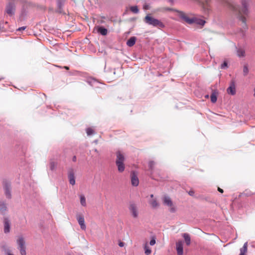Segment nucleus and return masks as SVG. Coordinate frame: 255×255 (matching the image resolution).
<instances>
[{"mask_svg":"<svg viewBox=\"0 0 255 255\" xmlns=\"http://www.w3.org/2000/svg\"><path fill=\"white\" fill-rule=\"evenodd\" d=\"M218 2L226 6L229 9L238 14V18L242 22V28L246 30L248 27L246 23V17L242 14L247 15L248 13V6L251 0H241L242 9L241 10L239 5L234 2L229 1L228 0H217Z\"/></svg>","mask_w":255,"mask_h":255,"instance_id":"obj_1","label":"nucleus"},{"mask_svg":"<svg viewBox=\"0 0 255 255\" xmlns=\"http://www.w3.org/2000/svg\"><path fill=\"white\" fill-rule=\"evenodd\" d=\"M144 21L145 23L149 25L158 27V28H163L165 26L164 24L161 21L154 18L149 14L147 15L144 17Z\"/></svg>","mask_w":255,"mask_h":255,"instance_id":"obj_2","label":"nucleus"},{"mask_svg":"<svg viewBox=\"0 0 255 255\" xmlns=\"http://www.w3.org/2000/svg\"><path fill=\"white\" fill-rule=\"evenodd\" d=\"M16 243L21 255H26L25 242L24 238L21 236L18 237L16 240Z\"/></svg>","mask_w":255,"mask_h":255,"instance_id":"obj_3","label":"nucleus"},{"mask_svg":"<svg viewBox=\"0 0 255 255\" xmlns=\"http://www.w3.org/2000/svg\"><path fill=\"white\" fill-rule=\"evenodd\" d=\"M177 15L183 20L184 22L188 24H192L194 23L193 17H191L188 14H187L183 11L176 10Z\"/></svg>","mask_w":255,"mask_h":255,"instance_id":"obj_4","label":"nucleus"},{"mask_svg":"<svg viewBox=\"0 0 255 255\" xmlns=\"http://www.w3.org/2000/svg\"><path fill=\"white\" fill-rule=\"evenodd\" d=\"M199 3L202 7V9L205 13H209L211 10L210 2L209 0H205L202 2L199 1Z\"/></svg>","mask_w":255,"mask_h":255,"instance_id":"obj_5","label":"nucleus"},{"mask_svg":"<svg viewBox=\"0 0 255 255\" xmlns=\"http://www.w3.org/2000/svg\"><path fill=\"white\" fill-rule=\"evenodd\" d=\"M176 250L177 255H183V242L179 240L176 243Z\"/></svg>","mask_w":255,"mask_h":255,"instance_id":"obj_6","label":"nucleus"},{"mask_svg":"<svg viewBox=\"0 0 255 255\" xmlns=\"http://www.w3.org/2000/svg\"><path fill=\"white\" fill-rule=\"evenodd\" d=\"M131 183L132 186H137L139 184V180L137 173L132 171L130 173Z\"/></svg>","mask_w":255,"mask_h":255,"instance_id":"obj_7","label":"nucleus"},{"mask_svg":"<svg viewBox=\"0 0 255 255\" xmlns=\"http://www.w3.org/2000/svg\"><path fill=\"white\" fill-rule=\"evenodd\" d=\"M129 210L134 218H137L138 216V209L136 205L134 204H130Z\"/></svg>","mask_w":255,"mask_h":255,"instance_id":"obj_8","label":"nucleus"},{"mask_svg":"<svg viewBox=\"0 0 255 255\" xmlns=\"http://www.w3.org/2000/svg\"><path fill=\"white\" fill-rule=\"evenodd\" d=\"M163 202L164 204L170 208V210L171 212H174L175 211V209L173 207L172 202L169 197H164L163 198Z\"/></svg>","mask_w":255,"mask_h":255,"instance_id":"obj_9","label":"nucleus"},{"mask_svg":"<svg viewBox=\"0 0 255 255\" xmlns=\"http://www.w3.org/2000/svg\"><path fill=\"white\" fill-rule=\"evenodd\" d=\"M15 7L13 4L9 3L6 7V12L9 16H12L14 14Z\"/></svg>","mask_w":255,"mask_h":255,"instance_id":"obj_10","label":"nucleus"},{"mask_svg":"<svg viewBox=\"0 0 255 255\" xmlns=\"http://www.w3.org/2000/svg\"><path fill=\"white\" fill-rule=\"evenodd\" d=\"M77 219L79 224L80 226L81 229H82L83 230H85L86 227L85 224V220L84 217L82 215H79L77 216Z\"/></svg>","mask_w":255,"mask_h":255,"instance_id":"obj_11","label":"nucleus"},{"mask_svg":"<svg viewBox=\"0 0 255 255\" xmlns=\"http://www.w3.org/2000/svg\"><path fill=\"white\" fill-rule=\"evenodd\" d=\"M94 30H96L98 33L104 36L106 35L108 33V30L102 26H95Z\"/></svg>","mask_w":255,"mask_h":255,"instance_id":"obj_12","label":"nucleus"},{"mask_svg":"<svg viewBox=\"0 0 255 255\" xmlns=\"http://www.w3.org/2000/svg\"><path fill=\"white\" fill-rule=\"evenodd\" d=\"M4 232L8 233L10 231V223L9 220L7 218H4Z\"/></svg>","mask_w":255,"mask_h":255,"instance_id":"obj_13","label":"nucleus"},{"mask_svg":"<svg viewBox=\"0 0 255 255\" xmlns=\"http://www.w3.org/2000/svg\"><path fill=\"white\" fill-rule=\"evenodd\" d=\"M227 92L232 95H234L236 94V87L234 82H232L230 87L227 89Z\"/></svg>","mask_w":255,"mask_h":255,"instance_id":"obj_14","label":"nucleus"},{"mask_svg":"<svg viewBox=\"0 0 255 255\" xmlns=\"http://www.w3.org/2000/svg\"><path fill=\"white\" fill-rule=\"evenodd\" d=\"M125 160L124 156L120 151L117 152V159L116 161V164L120 163H124Z\"/></svg>","mask_w":255,"mask_h":255,"instance_id":"obj_15","label":"nucleus"},{"mask_svg":"<svg viewBox=\"0 0 255 255\" xmlns=\"http://www.w3.org/2000/svg\"><path fill=\"white\" fill-rule=\"evenodd\" d=\"M5 193L6 197L8 198H10V185L8 182H5L4 185Z\"/></svg>","mask_w":255,"mask_h":255,"instance_id":"obj_16","label":"nucleus"},{"mask_svg":"<svg viewBox=\"0 0 255 255\" xmlns=\"http://www.w3.org/2000/svg\"><path fill=\"white\" fill-rule=\"evenodd\" d=\"M68 178L70 184L74 185L75 184V176L73 171H70L68 173Z\"/></svg>","mask_w":255,"mask_h":255,"instance_id":"obj_17","label":"nucleus"},{"mask_svg":"<svg viewBox=\"0 0 255 255\" xmlns=\"http://www.w3.org/2000/svg\"><path fill=\"white\" fill-rule=\"evenodd\" d=\"M182 237L184 239L186 245L189 246L191 244V238L190 235L187 233H184L182 234Z\"/></svg>","mask_w":255,"mask_h":255,"instance_id":"obj_18","label":"nucleus"},{"mask_svg":"<svg viewBox=\"0 0 255 255\" xmlns=\"http://www.w3.org/2000/svg\"><path fill=\"white\" fill-rule=\"evenodd\" d=\"M135 37H131L127 42V44L129 47H131L134 45L136 41Z\"/></svg>","mask_w":255,"mask_h":255,"instance_id":"obj_19","label":"nucleus"},{"mask_svg":"<svg viewBox=\"0 0 255 255\" xmlns=\"http://www.w3.org/2000/svg\"><path fill=\"white\" fill-rule=\"evenodd\" d=\"M248 251V243H245L243 248L240 249V254L239 255H245Z\"/></svg>","mask_w":255,"mask_h":255,"instance_id":"obj_20","label":"nucleus"},{"mask_svg":"<svg viewBox=\"0 0 255 255\" xmlns=\"http://www.w3.org/2000/svg\"><path fill=\"white\" fill-rule=\"evenodd\" d=\"M193 21H194L193 23H196V24H197L201 25V26H203L206 22L204 20L201 19H198L194 17H193Z\"/></svg>","mask_w":255,"mask_h":255,"instance_id":"obj_21","label":"nucleus"},{"mask_svg":"<svg viewBox=\"0 0 255 255\" xmlns=\"http://www.w3.org/2000/svg\"><path fill=\"white\" fill-rule=\"evenodd\" d=\"M143 249L144 251V253L146 255H148L151 253V250L149 247L148 244L146 243L143 246Z\"/></svg>","mask_w":255,"mask_h":255,"instance_id":"obj_22","label":"nucleus"},{"mask_svg":"<svg viewBox=\"0 0 255 255\" xmlns=\"http://www.w3.org/2000/svg\"><path fill=\"white\" fill-rule=\"evenodd\" d=\"M79 197H80V203H81V205L83 207H86L87 205V204H86V198H85V196L83 194H81L79 196Z\"/></svg>","mask_w":255,"mask_h":255,"instance_id":"obj_23","label":"nucleus"},{"mask_svg":"<svg viewBox=\"0 0 255 255\" xmlns=\"http://www.w3.org/2000/svg\"><path fill=\"white\" fill-rule=\"evenodd\" d=\"M237 55L239 57H243L245 56V50L241 48L238 49Z\"/></svg>","mask_w":255,"mask_h":255,"instance_id":"obj_24","label":"nucleus"},{"mask_svg":"<svg viewBox=\"0 0 255 255\" xmlns=\"http://www.w3.org/2000/svg\"><path fill=\"white\" fill-rule=\"evenodd\" d=\"M116 165L117 166L118 171L120 172H123L125 170V166L124 163L116 164Z\"/></svg>","mask_w":255,"mask_h":255,"instance_id":"obj_25","label":"nucleus"},{"mask_svg":"<svg viewBox=\"0 0 255 255\" xmlns=\"http://www.w3.org/2000/svg\"><path fill=\"white\" fill-rule=\"evenodd\" d=\"M7 210V208L4 203L0 204V213L2 214H4Z\"/></svg>","mask_w":255,"mask_h":255,"instance_id":"obj_26","label":"nucleus"},{"mask_svg":"<svg viewBox=\"0 0 255 255\" xmlns=\"http://www.w3.org/2000/svg\"><path fill=\"white\" fill-rule=\"evenodd\" d=\"M1 248L2 250L4 251L6 255H14L10 252V251L7 248L6 246L3 245L1 247Z\"/></svg>","mask_w":255,"mask_h":255,"instance_id":"obj_27","label":"nucleus"},{"mask_svg":"<svg viewBox=\"0 0 255 255\" xmlns=\"http://www.w3.org/2000/svg\"><path fill=\"white\" fill-rule=\"evenodd\" d=\"M150 205L152 206V208H156L158 206V203L157 202L156 200L155 199H152L150 202H149Z\"/></svg>","mask_w":255,"mask_h":255,"instance_id":"obj_28","label":"nucleus"},{"mask_svg":"<svg viewBox=\"0 0 255 255\" xmlns=\"http://www.w3.org/2000/svg\"><path fill=\"white\" fill-rule=\"evenodd\" d=\"M217 100V93L215 92H214L211 95V101L212 103H215L216 102Z\"/></svg>","mask_w":255,"mask_h":255,"instance_id":"obj_29","label":"nucleus"},{"mask_svg":"<svg viewBox=\"0 0 255 255\" xmlns=\"http://www.w3.org/2000/svg\"><path fill=\"white\" fill-rule=\"evenodd\" d=\"M130 10L134 13H137L139 11V10H138V7L135 5V6H132L130 7Z\"/></svg>","mask_w":255,"mask_h":255,"instance_id":"obj_30","label":"nucleus"},{"mask_svg":"<svg viewBox=\"0 0 255 255\" xmlns=\"http://www.w3.org/2000/svg\"><path fill=\"white\" fill-rule=\"evenodd\" d=\"M86 132H87L88 135H91L95 133L94 130L92 128H88L86 129Z\"/></svg>","mask_w":255,"mask_h":255,"instance_id":"obj_31","label":"nucleus"},{"mask_svg":"<svg viewBox=\"0 0 255 255\" xmlns=\"http://www.w3.org/2000/svg\"><path fill=\"white\" fill-rule=\"evenodd\" d=\"M249 72L248 67L247 65H245L243 68V73L245 76H246Z\"/></svg>","mask_w":255,"mask_h":255,"instance_id":"obj_32","label":"nucleus"},{"mask_svg":"<svg viewBox=\"0 0 255 255\" xmlns=\"http://www.w3.org/2000/svg\"><path fill=\"white\" fill-rule=\"evenodd\" d=\"M155 243H156L155 238L154 237H153L149 242V245L150 246H153L155 244Z\"/></svg>","mask_w":255,"mask_h":255,"instance_id":"obj_33","label":"nucleus"},{"mask_svg":"<svg viewBox=\"0 0 255 255\" xmlns=\"http://www.w3.org/2000/svg\"><path fill=\"white\" fill-rule=\"evenodd\" d=\"M154 165V162L152 161H150L148 163V166L150 169L152 170L153 166Z\"/></svg>","mask_w":255,"mask_h":255,"instance_id":"obj_34","label":"nucleus"},{"mask_svg":"<svg viewBox=\"0 0 255 255\" xmlns=\"http://www.w3.org/2000/svg\"><path fill=\"white\" fill-rule=\"evenodd\" d=\"M227 67H228V63L226 61H224V63L221 65V68L222 69H225L226 68H227Z\"/></svg>","mask_w":255,"mask_h":255,"instance_id":"obj_35","label":"nucleus"},{"mask_svg":"<svg viewBox=\"0 0 255 255\" xmlns=\"http://www.w3.org/2000/svg\"><path fill=\"white\" fill-rule=\"evenodd\" d=\"M149 8V6L148 4H145L144 5H143V9H145V10H147V9H148Z\"/></svg>","mask_w":255,"mask_h":255,"instance_id":"obj_36","label":"nucleus"},{"mask_svg":"<svg viewBox=\"0 0 255 255\" xmlns=\"http://www.w3.org/2000/svg\"><path fill=\"white\" fill-rule=\"evenodd\" d=\"M55 168V165H54V163L53 162H51L50 163V168L51 170H53Z\"/></svg>","mask_w":255,"mask_h":255,"instance_id":"obj_37","label":"nucleus"},{"mask_svg":"<svg viewBox=\"0 0 255 255\" xmlns=\"http://www.w3.org/2000/svg\"><path fill=\"white\" fill-rule=\"evenodd\" d=\"M125 245V244L124 243L122 242H120L119 243V246L121 247H124Z\"/></svg>","mask_w":255,"mask_h":255,"instance_id":"obj_38","label":"nucleus"},{"mask_svg":"<svg viewBox=\"0 0 255 255\" xmlns=\"http://www.w3.org/2000/svg\"><path fill=\"white\" fill-rule=\"evenodd\" d=\"M218 190L219 192H220L221 193H223L224 192V191L222 189L220 188V187L218 188Z\"/></svg>","mask_w":255,"mask_h":255,"instance_id":"obj_39","label":"nucleus"},{"mask_svg":"<svg viewBox=\"0 0 255 255\" xmlns=\"http://www.w3.org/2000/svg\"><path fill=\"white\" fill-rule=\"evenodd\" d=\"M194 194V192L193 191H192V190L190 191L189 192V194L190 195H191V196H193Z\"/></svg>","mask_w":255,"mask_h":255,"instance_id":"obj_40","label":"nucleus"},{"mask_svg":"<svg viewBox=\"0 0 255 255\" xmlns=\"http://www.w3.org/2000/svg\"><path fill=\"white\" fill-rule=\"evenodd\" d=\"M26 27H24V26H23V27H19L18 29V30L19 31H21L22 30H24L25 29Z\"/></svg>","mask_w":255,"mask_h":255,"instance_id":"obj_41","label":"nucleus"},{"mask_svg":"<svg viewBox=\"0 0 255 255\" xmlns=\"http://www.w3.org/2000/svg\"><path fill=\"white\" fill-rule=\"evenodd\" d=\"M76 159H77L76 156H74L73 157V158H72L73 161H74V162L76 161Z\"/></svg>","mask_w":255,"mask_h":255,"instance_id":"obj_42","label":"nucleus"},{"mask_svg":"<svg viewBox=\"0 0 255 255\" xmlns=\"http://www.w3.org/2000/svg\"><path fill=\"white\" fill-rule=\"evenodd\" d=\"M254 93L253 94L254 97L255 98V88L254 89Z\"/></svg>","mask_w":255,"mask_h":255,"instance_id":"obj_43","label":"nucleus"},{"mask_svg":"<svg viewBox=\"0 0 255 255\" xmlns=\"http://www.w3.org/2000/svg\"><path fill=\"white\" fill-rule=\"evenodd\" d=\"M64 68L67 69V70H69V68L68 67H67V66H65Z\"/></svg>","mask_w":255,"mask_h":255,"instance_id":"obj_44","label":"nucleus"},{"mask_svg":"<svg viewBox=\"0 0 255 255\" xmlns=\"http://www.w3.org/2000/svg\"><path fill=\"white\" fill-rule=\"evenodd\" d=\"M150 197H151V198H153V194H151V195H150Z\"/></svg>","mask_w":255,"mask_h":255,"instance_id":"obj_45","label":"nucleus"},{"mask_svg":"<svg viewBox=\"0 0 255 255\" xmlns=\"http://www.w3.org/2000/svg\"><path fill=\"white\" fill-rule=\"evenodd\" d=\"M100 23H103V21H102V20L100 21Z\"/></svg>","mask_w":255,"mask_h":255,"instance_id":"obj_46","label":"nucleus"},{"mask_svg":"<svg viewBox=\"0 0 255 255\" xmlns=\"http://www.w3.org/2000/svg\"><path fill=\"white\" fill-rule=\"evenodd\" d=\"M166 10H171V9L170 8H167Z\"/></svg>","mask_w":255,"mask_h":255,"instance_id":"obj_47","label":"nucleus"},{"mask_svg":"<svg viewBox=\"0 0 255 255\" xmlns=\"http://www.w3.org/2000/svg\"><path fill=\"white\" fill-rule=\"evenodd\" d=\"M169 0L171 1H172V0Z\"/></svg>","mask_w":255,"mask_h":255,"instance_id":"obj_48","label":"nucleus"}]
</instances>
